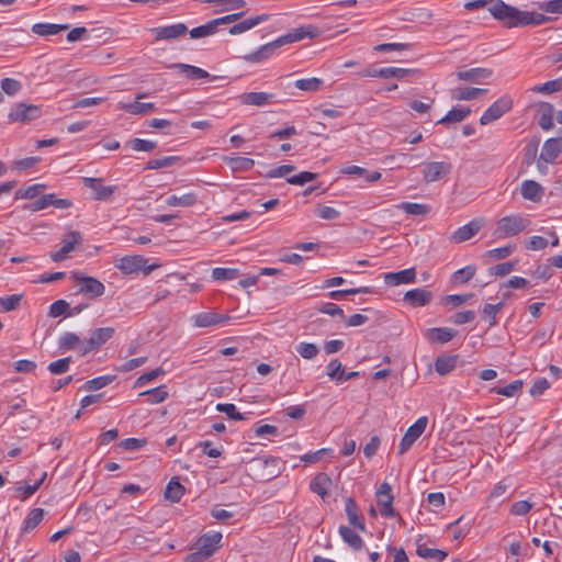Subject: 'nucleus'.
Listing matches in <instances>:
<instances>
[{
    "label": "nucleus",
    "mask_w": 562,
    "mask_h": 562,
    "mask_svg": "<svg viewBox=\"0 0 562 562\" xmlns=\"http://www.w3.org/2000/svg\"><path fill=\"white\" fill-rule=\"evenodd\" d=\"M317 35V31L315 27L313 26H307V27H299V29H295L291 32H289L288 34L285 35H282L280 36L278 40H279V44L281 46L285 45V44H290V43H294V42H297V41H301L305 37H310V38H313Z\"/></svg>",
    "instance_id": "nucleus-19"
},
{
    "label": "nucleus",
    "mask_w": 562,
    "mask_h": 562,
    "mask_svg": "<svg viewBox=\"0 0 562 562\" xmlns=\"http://www.w3.org/2000/svg\"><path fill=\"white\" fill-rule=\"evenodd\" d=\"M554 108L550 103H543L540 108L539 125L542 130L549 131L553 127Z\"/></svg>",
    "instance_id": "nucleus-43"
},
{
    "label": "nucleus",
    "mask_w": 562,
    "mask_h": 562,
    "mask_svg": "<svg viewBox=\"0 0 562 562\" xmlns=\"http://www.w3.org/2000/svg\"><path fill=\"white\" fill-rule=\"evenodd\" d=\"M471 113L470 108L460 106L451 109L442 119H440L438 124H450L458 123L463 121Z\"/></svg>",
    "instance_id": "nucleus-38"
},
{
    "label": "nucleus",
    "mask_w": 562,
    "mask_h": 562,
    "mask_svg": "<svg viewBox=\"0 0 562 562\" xmlns=\"http://www.w3.org/2000/svg\"><path fill=\"white\" fill-rule=\"evenodd\" d=\"M156 41H170L179 38L187 34L188 27L183 23H176L166 26H158L150 29Z\"/></svg>",
    "instance_id": "nucleus-14"
},
{
    "label": "nucleus",
    "mask_w": 562,
    "mask_h": 562,
    "mask_svg": "<svg viewBox=\"0 0 562 562\" xmlns=\"http://www.w3.org/2000/svg\"><path fill=\"white\" fill-rule=\"evenodd\" d=\"M520 192L524 199L536 202L541 199L543 189L538 182L533 180H526L521 184Z\"/></svg>",
    "instance_id": "nucleus-31"
},
{
    "label": "nucleus",
    "mask_w": 562,
    "mask_h": 562,
    "mask_svg": "<svg viewBox=\"0 0 562 562\" xmlns=\"http://www.w3.org/2000/svg\"><path fill=\"white\" fill-rule=\"evenodd\" d=\"M513 101L509 97L504 95L495 101L481 116L480 123L487 125L491 122L498 120L506 112L512 109Z\"/></svg>",
    "instance_id": "nucleus-7"
},
{
    "label": "nucleus",
    "mask_w": 562,
    "mask_h": 562,
    "mask_svg": "<svg viewBox=\"0 0 562 562\" xmlns=\"http://www.w3.org/2000/svg\"><path fill=\"white\" fill-rule=\"evenodd\" d=\"M23 294H12L0 297V307L2 312H11L19 308Z\"/></svg>",
    "instance_id": "nucleus-48"
},
{
    "label": "nucleus",
    "mask_w": 562,
    "mask_h": 562,
    "mask_svg": "<svg viewBox=\"0 0 562 562\" xmlns=\"http://www.w3.org/2000/svg\"><path fill=\"white\" fill-rule=\"evenodd\" d=\"M42 115V106L35 104H26L24 102L15 103L8 114L11 123H29L40 119Z\"/></svg>",
    "instance_id": "nucleus-6"
},
{
    "label": "nucleus",
    "mask_w": 562,
    "mask_h": 562,
    "mask_svg": "<svg viewBox=\"0 0 562 562\" xmlns=\"http://www.w3.org/2000/svg\"><path fill=\"white\" fill-rule=\"evenodd\" d=\"M198 199L195 193L189 192L184 193L182 195H170L166 199V204L168 206H182V207H189L196 203Z\"/></svg>",
    "instance_id": "nucleus-41"
},
{
    "label": "nucleus",
    "mask_w": 562,
    "mask_h": 562,
    "mask_svg": "<svg viewBox=\"0 0 562 562\" xmlns=\"http://www.w3.org/2000/svg\"><path fill=\"white\" fill-rule=\"evenodd\" d=\"M113 379L114 376L111 375L98 376L95 379L87 381L83 384L82 389L86 391H97L110 384L113 381Z\"/></svg>",
    "instance_id": "nucleus-53"
},
{
    "label": "nucleus",
    "mask_w": 562,
    "mask_h": 562,
    "mask_svg": "<svg viewBox=\"0 0 562 562\" xmlns=\"http://www.w3.org/2000/svg\"><path fill=\"white\" fill-rule=\"evenodd\" d=\"M296 351L304 359H313V358H315L317 356L319 350H318V347L315 344L301 342L296 347Z\"/></svg>",
    "instance_id": "nucleus-64"
},
{
    "label": "nucleus",
    "mask_w": 562,
    "mask_h": 562,
    "mask_svg": "<svg viewBox=\"0 0 562 562\" xmlns=\"http://www.w3.org/2000/svg\"><path fill=\"white\" fill-rule=\"evenodd\" d=\"M46 188L45 184L36 183L25 189H20L15 193V199H34L38 193Z\"/></svg>",
    "instance_id": "nucleus-57"
},
{
    "label": "nucleus",
    "mask_w": 562,
    "mask_h": 562,
    "mask_svg": "<svg viewBox=\"0 0 562 562\" xmlns=\"http://www.w3.org/2000/svg\"><path fill=\"white\" fill-rule=\"evenodd\" d=\"M492 70L487 68H471L457 72L459 80L469 81L472 83H482L486 79L491 78Z\"/></svg>",
    "instance_id": "nucleus-20"
},
{
    "label": "nucleus",
    "mask_w": 562,
    "mask_h": 562,
    "mask_svg": "<svg viewBox=\"0 0 562 562\" xmlns=\"http://www.w3.org/2000/svg\"><path fill=\"white\" fill-rule=\"evenodd\" d=\"M82 241V236L77 231L68 232L64 238L61 239V248L50 255V258L58 262L64 260L69 252L75 250L76 245H79Z\"/></svg>",
    "instance_id": "nucleus-15"
},
{
    "label": "nucleus",
    "mask_w": 562,
    "mask_h": 562,
    "mask_svg": "<svg viewBox=\"0 0 562 562\" xmlns=\"http://www.w3.org/2000/svg\"><path fill=\"white\" fill-rule=\"evenodd\" d=\"M345 510L349 524L361 531H366V524L362 517L358 515V506L352 497L347 498Z\"/></svg>",
    "instance_id": "nucleus-26"
},
{
    "label": "nucleus",
    "mask_w": 562,
    "mask_h": 562,
    "mask_svg": "<svg viewBox=\"0 0 562 562\" xmlns=\"http://www.w3.org/2000/svg\"><path fill=\"white\" fill-rule=\"evenodd\" d=\"M69 27L68 24L35 23L32 25V32L40 36L56 35Z\"/></svg>",
    "instance_id": "nucleus-32"
},
{
    "label": "nucleus",
    "mask_w": 562,
    "mask_h": 562,
    "mask_svg": "<svg viewBox=\"0 0 562 562\" xmlns=\"http://www.w3.org/2000/svg\"><path fill=\"white\" fill-rule=\"evenodd\" d=\"M521 18V26H537L553 21V18L533 11H524Z\"/></svg>",
    "instance_id": "nucleus-37"
},
{
    "label": "nucleus",
    "mask_w": 562,
    "mask_h": 562,
    "mask_svg": "<svg viewBox=\"0 0 562 562\" xmlns=\"http://www.w3.org/2000/svg\"><path fill=\"white\" fill-rule=\"evenodd\" d=\"M428 424L426 416L419 417L412 426L408 427L400 443V454L405 453L413 443L423 435Z\"/></svg>",
    "instance_id": "nucleus-8"
},
{
    "label": "nucleus",
    "mask_w": 562,
    "mask_h": 562,
    "mask_svg": "<svg viewBox=\"0 0 562 562\" xmlns=\"http://www.w3.org/2000/svg\"><path fill=\"white\" fill-rule=\"evenodd\" d=\"M431 300V293L429 291L423 289H414L407 291L404 295V301L411 304L412 306H424L428 304Z\"/></svg>",
    "instance_id": "nucleus-25"
},
{
    "label": "nucleus",
    "mask_w": 562,
    "mask_h": 562,
    "mask_svg": "<svg viewBox=\"0 0 562 562\" xmlns=\"http://www.w3.org/2000/svg\"><path fill=\"white\" fill-rule=\"evenodd\" d=\"M139 395L145 396L146 402L149 404H158L168 397V392L165 390V386H158L153 390L144 391Z\"/></svg>",
    "instance_id": "nucleus-45"
},
{
    "label": "nucleus",
    "mask_w": 562,
    "mask_h": 562,
    "mask_svg": "<svg viewBox=\"0 0 562 562\" xmlns=\"http://www.w3.org/2000/svg\"><path fill=\"white\" fill-rule=\"evenodd\" d=\"M514 267L515 262L513 261L495 265L488 269V277L504 278L514 270Z\"/></svg>",
    "instance_id": "nucleus-50"
},
{
    "label": "nucleus",
    "mask_w": 562,
    "mask_h": 562,
    "mask_svg": "<svg viewBox=\"0 0 562 562\" xmlns=\"http://www.w3.org/2000/svg\"><path fill=\"white\" fill-rule=\"evenodd\" d=\"M80 288L76 292V295H82L89 300L101 296L104 293L103 283H79Z\"/></svg>",
    "instance_id": "nucleus-40"
},
{
    "label": "nucleus",
    "mask_w": 562,
    "mask_h": 562,
    "mask_svg": "<svg viewBox=\"0 0 562 562\" xmlns=\"http://www.w3.org/2000/svg\"><path fill=\"white\" fill-rule=\"evenodd\" d=\"M516 249L515 245H507L498 248L491 249L486 252V256L493 260H502L509 257Z\"/></svg>",
    "instance_id": "nucleus-56"
},
{
    "label": "nucleus",
    "mask_w": 562,
    "mask_h": 562,
    "mask_svg": "<svg viewBox=\"0 0 562 562\" xmlns=\"http://www.w3.org/2000/svg\"><path fill=\"white\" fill-rule=\"evenodd\" d=\"M376 497L381 514L384 517H394L395 510L392 506L394 497L392 495V487L389 483L384 482L381 484L376 491Z\"/></svg>",
    "instance_id": "nucleus-16"
},
{
    "label": "nucleus",
    "mask_w": 562,
    "mask_h": 562,
    "mask_svg": "<svg viewBox=\"0 0 562 562\" xmlns=\"http://www.w3.org/2000/svg\"><path fill=\"white\" fill-rule=\"evenodd\" d=\"M522 387V381L521 380H516V381H513L512 383L503 386V387H496V389H493V391L496 393V394H499V395H503V396H506V397H512L514 396L518 391H520Z\"/></svg>",
    "instance_id": "nucleus-60"
},
{
    "label": "nucleus",
    "mask_w": 562,
    "mask_h": 562,
    "mask_svg": "<svg viewBox=\"0 0 562 562\" xmlns=\"http://www.w3.org/2000/svg\"><path fill=\"white\" fill-rule=\"evenodd\" d=\"M488 11L494 19L501 21L508 29L521 26L520 21L522 22L524 11L505 3L503 0H493Z\"/></svg>",
    "instance_id": "nucleus-2"
},
{
    "label": "nucleus",
    "mask_w": 562,
    "mask_h": 562,
    "mask_svg": "<svg viewBox=\"0 0 562 562\" xmlns=\"http://www.w3.org/2000/svg\"><path fill=\"white\" fill-rule=\"evenodd\" d=\"M400 209L411 215H425L429 209L425 204L404 202L400 205Z\"/></svg>",
    "instance_id": "nucleus-62"
},
{
    "label": "nucleus",
    "mask_w": 562,
    "mask_h": 562,
    "mask_svg": "<svg viewBox=\"0 0 562 562\" xmlns=\"http://www.w3.org/2000/svg\"><path fill=\"white\" fill-rule=\"evenodd\" d=\"M504 307V301L497 304H486L483 307L482 314L490 318V326L493 327L497 324L496 315Z\"/></svg>",
    "instance_id": "nucleus-59"
},
{
    "label": "nucleus",
    "mask_w": 562,
    "mask_h": 562,
    "mask_svg": "<svg viewBox=\"0 0 562 562\" xmlns=\"http://www.w3.org/2000/svg\"><path fill=\"white\" fill-rule=\"evenodd\" d=\"M486 89L471 88V87H459L452 90L451 98L454 100H474L480 95L486 93Z\"/></svg>",
    "instance_id": "nucleus-36"
},
{
    "label": "nucleus",
    "mask_w": 562,
    "mask_h": 562,
    "mask_svg": "<svg viewBox=\"0 0 562 562\" xmlns=\"http://www.w3.org/2000/svg\"><path fill=\"white\" fill-rule=\"evenodd\" d=\"M83 183L93 191V199L98 201H110L117 191V186H103L100 178H85Z\"/></svg>",
    "instance_id": "nucleus-13"
},
{
    "label": "nucleus",
    "mask_w": 562,
    "mask_h": 562,
    "mask_svg": "<svg viewBox=\"0 0 562 562\" xmlns=\"http://www.w3.org/2000/svg\"><path fill=\"white\" fill-rule=\"evenodd\" d=\"M562 153V137H552L544 142L540 156L537 161L538 169H541V162L553 164Z\"/></svg>",
    "instance_id": "nucleus-11"
},
{
    "label": "nucleus",
    "mask_w": 562,
    "mask_h": 562,
    "mask_svg": "<svg viewBox=\"0 0 562 562\" xmlns=\"http://www.w3.org/2000/svg\"><path fill=\"white\" fill-rule=\"evenodd\" d=\"M279 47H281V45L279 44V40L277 38L271 43L262 45L256 52L245 55L244 59L248 63H261L268 59L273 54V52Z\"/></svg>",
    "instance_id": "nucleus-21"
},
{
    "label": "nucleus",
    "mask_w": 562,
    "mask_h": 562,
    "mask_svg": "<svg viewBox=\"0 0 562 562\" xmlns=\"http://www.w3.org/2000/svg\"><path fill=\"white\" fill-rule=\"evenodd\" d=\"M457 364L456 356H440L436 359L435 369L438 374L446 375L450 373Z\"/></svg>",
    "instance_id": "nucleus-44"
},
{
    "label": "nucleus",
    "mask_w": 562,
    "mask_h": 562,
    "mask_svg": "<svg viewBox=\"0 0 562 562\" xmlns=\"http://www.w3.org/2000/svg\"><path fill=\"white\" fill-rule=\"evenodd\" d=\"M456 335L457 331L454 329L448 327H440L429 329L427 333V338L431 342L445 344L450 341Z\"/></svg>",
    "instance_id": "nucleus-35"
},
{
    "label": "nucleus",
    "mask_w": 562,
    "mask_h": 562,
    "mask_svg": "<svg viewBox=\"0 0 562 562\" xmlns=\"http://www.w3.org/2000/svg\"><path fill=\"white\" fill-rule=\"evenodd\" d=\"M531 91L537 92V93H546V94L562 91V77L554 79V80L547 81L540 86H535L531 89Z\"/></svg>",
    "instance_id": "nucleus-47"
},
{
    "label": "nucleus",
    "mask_w": 562,
    "mask_h": 562,
    "mask_svg": "<svg viewBox=\"0 0 562 562\" xmlns=\"http://www.w3.org/2000/svg\"><path fill=\"white\" fill-rule=\"evenodd\" d=\"M416 552L420 558L435 559L438 560L439 562L443 561L448 557V553L443 550L427 548L423 544L417 547Z\"/></svg>",
    "instance_id": "nucleus-46"
},
{
    "label": "nucleus",
    "mask_w": 562,
    "mask_h": 562,
    "mask_svg": "<svg viewBox=\"0 0 562 562\" xmlns=\"http://www.w3.org/2000/svg\"><path fill=\"white\" fill-rule=\"evenodd\" d=\"M269 19H270V14H266V13L246 19V20L233 25L229 29V34H232V35L241 34V33L257 26L260 23L268 21Z\"/></svg>",
    "instance_id": "nucleus-24"
},
{
    "label": "nucleus",
    "mask_w": 562,
    "mask_h": 562,
    "mask_svg": "<svg viewBox=\"0 0 562 562\" xmlns=\"http://www.w3.org/2000/svg\"><path fill=\"white\" fill-rule=\"evenodd\" d=\"M72 205L70 200L67 199H58L55 194H44L38 200L33 202L29 209L33 212H37L44 210L48 206H54L56 209H69Z\"/></svg>",
    "instance_id": "nucleus-17"
},
{
    "label": "nucleus",
    "mask_w": 562,
    "mask_h": 562,
    "mask_svg": "<svg viewBox=\"0 0 562 562\" xmlns=\"http://www.w3.org/2000/svg\"><path fill=\"white\" fill-rule=\"evenodd\" d=\"M339 535L341 536L342 540L355 551H359L363 547V540L362 538L355 532L352 529L346 526L339 527Z\"/></svg>",
    "instance_id": "nucleus-34"
},
{
    "label": "nucleus",
    "mask_w": 562,
    "mask_h": 562,
    "mask_svg": "<svg viewBox=\"0 0 562 562\" xmlns=\"http://www.w3.org/2000/svg\"><path fill=\"white\" fill-rule=\"evenodd\" d=\"M44 510L42 508H33L24 520V530H33L43 519Z\"/></svg>",
    "instance_id": "nucleus-52"
},
{
    "label": "nucleus",
    "mask_w": 562,
    "mask_h": 562,
    "mask_svg": "<svg viewBox=\"0 0 562 562\" xmlns=\"http://www.w3.org/2000/svg\"><path fill=\"white\" fill-rule=\"evenodd\" d=\"M116 267L125 274L142 271L144 277H147L154 269L158 268L159 265H147L146 258L139 255H134L121 258Z\"/></svg>",
    "instance_id": "nucleus-5"
},
{
    "label": "nucleus",
    "mask_w": 562,
    "mask_h": 562,
    "mask_svg": "<svg viewBox=\"0 0 562 562\" xmlns=\"http://www.w3.org/2000/svg\"><path fill=\"white\" fill-rule=\"evenodd\" d=\"M538 8L549 14L562 15V0H549L538 4Z\"/></svg>",
    "instance_id": "nucleus-63"
},
{
    "label": "nucleus",
    "mask_w": 562,
    "mask_h": 562,
    "mask_svg": "<svg viewBox=\"0 0 562 562\" xmlns=\"http://www.w3.org/2000/svg\"><path fill=\"white\" fill-rule=\"evenodd\" d=\"M280 271L276 268H259L258 273L245 274L235 268H214L212 271V278L215 281H228L235 279H241L240 281H256L261 276H277Z\"/></svg>",
    "instance_id": "nucleus-4"
},
{
    "label": "nucleus",
    "mask_w": 562,
    "mask_h": 562,
    "mask_svg": "<svg viewBox=\"0 0 562 562\" xmlns=\"http://www.w3.org/2000/svg\"><path fill=\"white\" fill-rule=\"evenodd\" d=\"M114 335L113 327L97 328L92 331L90 338L86 341V345L80 349L82 356L97 349L98 347L105 344Z\"/></svg>",
    "instance_id": "nucleus-12"
},
{
    "label": "nucleus",
    "mask_w": 562,
    "mask_h": 562,
    "mask_svg": "<svg viewBox=\"0 0 562 562\" xmlns=\"http://www.w3.org/2000/svg\"><path fill=\"white\" fill-rule=\"evenodd\" d=\"M170 68L178 69L184 77L192 80L206 79L210 77L206 70L188 64H173Z\"/></svg>",
    "instance_id": "nucleus-27"
},
{
    "label": "nucleus",
    "mask_w": 562,
    "mask_h": 562,
    "mask_svg": "<svg viewBox=\"0 0 562 562\" xmlns=\"http://www.w3.org/2000/svg\"><path fill=\"white\" fill-rule=\"evenodd\" d=\"M330 485V477L325 473H319L311 481L310 487L314 493L324 498L328 494Z\"/></svg>",
    "instance_id": "nucleus-33"
},
{
    "label": "nucleus",
    "mask_w": 562,
    "mask_h": 562,
    "mask_svg": "<svg viewBox=\"0 0 562 562\" xmlns=\"http://www.w3.org/2000/svg\"><path fill=\"white\" fill-rule=\"evenodd\" d=\"M370 288L362 286V288H351V289H342L338 291H333L329 293V296L334 300H342L344 297H347L349 295H357V294H364L370 293Z\"/></svg>",
    "instance_id": "nucleus-54"
},
{
    "label": "nucleus",
    "mask_w": 562,
    "mask_h": 562,
    "mask_svg": "<svg viewBox=\"0 0 562 562\" xmlns=\"http://www.w3.org/2000/svg\"><path fill=\"white\" fill-rule=\"evenodd\" d=\"M484 218H474L468 224L459 227L450 235V243L461 244L470 240L482 229V227L484 226Z\"/></svg>",
    "instance_id": "nucleus-9"
},
{
    "label": "nucleus",
    "mask_w": 562,
    "mask_h": 562,
    "mask_svg": "<svg viewBox=\"0 0 562 562\" xmlns=\"http://www.w3.org/2000/svg\"><path fill=\"white\" fill-rule=\"evenodd\" d=\"M146 95H147L146 93H138L136 95L135 102H133V103L120 102L117 104V108L120 110H124L127 113L133 114V115L148 114L155 110V104L151 102H146V103L139 102V100L143 98H146Z\"/></svg>",
    "instance_id": "nucleus-18"
},
{
    "label": "nucleus",
    "mask_w": 562,
    "mask_h": 562,
    "mask_svg": "<svg viewBox=\"0 0 562 562\" xmlns=\"http://www.w3.org/2000/svg\"><path fill=\"white\" fill-rule=\"evenodd\" d=\"M529 225L530 220L526 216L508 215L497 221L494 234L497 238H508L524 232Z\"/></svg>",
    "instance_id": "nucleus-3"
},
{
    "label": "nucleus",
    "mask_w": 562,
    "mask_h": 562,
    "mask_svg": "<svg viewBox=\"0 0 562 562\" xmlns=\"http://www.w3.org/2000/svg\"><path fill=\"white\" fill-rule=\"evenodd\" d=\"M380 78L391 79L395 78L398 80L405 79L407 77H416L419 75V70L417 69H407V68H397V67H384L379 69Z\"/></svg>",
    "instance_id": "nucleus-23"
},
{
    "label": "nucleus",
    "mask_w": 562,
    "mask_h": 562,
    "mask_svg": "<svg viewBox=\"0 0 562 562\" xmlns=\"http://www.w3.org/2000/svg\"><path fill=\"white\" fill-rule=\"evenodd\" d=\"M277 464H278V459L273 458V457L254 460V467L258 470L270 468V467L273 468V470H270L267 474L261 475L262 479L266 481H269L278 475Z\"/></svg>",
    "instance_id": "nucleus-42"
},
{
    "label": "nucleus",
    "mask_w": 562,
    "mask_h": 562,
    "mask_svg": "<svg viewBox=\"0 0 562 562\" xmlns=\"http://www.w3.org/2000/svg\"><path fill=\"white\" fill-rule=\"evenodd\" d=\"M452 166L446 161H431L424 165L423 178L426 183L439 181L451 172Z\"/></svg>",
    "instance_id": "nucleus-10"
},
{
    "label": "nucleus",
    "mask_w": 562,
    "mask_h": 562,
    "mask_svg": "<svg viewBox=\"0 0 562 562\" xmlns=\"http://www.w3.org/2000/svg\"><path fill=\"white\" fill-rule=\"evenodd\" d=\"M229 319L228 315H221L215 312H203L194 316V325L196 327H209Z\"/></svg>",
    "instance_id": "nucleus-22"
},
{
    "label": "nucleus",
    "mask_w": 562,
    "mask_h": 562,
    "mask_svg": "<svg viewBox=\"0 0 562 562\" xmlns=\"http://www.w3.org/2000/svg\"><path fill=\"white\" fill-rule=\"evenodd\" d=\"M322 83V79L313 77L306 79H297L294 82V86L300 90L314 92L321 88Z\"/></svg>",
    "instance_id": "nucleus-49"
},
{
    "label": "nucleus",
    "mask_w": 562,
    "mask_h": 562,
    "mask_svg": "<svg viewBox=\"0 0 562 562\" xmlns=\"http://www.w3.org/2000/svg\"><path fill=\"white\" fill-rule=\"evenodd\" d=\"M223 161L228 165L233 172H244L252 169L255 161L247 157H229L224 156Z\"/></svg>",
    "instance_id": "nucleus-28"
},
{
    "label": "nucleus",
    "mask_w": 562,
    "mask_h": 562,
    "mask_svg": "<svg viewBox=\"0 0 562 562\" xmlns=\"http://www.w3.org/2000/svg\"><path fill=\"white\" fill-rule=\"evenodd\" d=\"M476 273V266L475 265H469L464 268H461L453 272L452 274V281H470L475 277Z\"/></svg>",
    "instance_id": "nucleus-58"
},
{
    "label": "nucleus",
    "mask_w": 562,
    "mask_h": 562,
    "mask_svg": "<svg viewBox=\"0 0 562 562\" xmlns=\"http://www.w3.org/2000/svg\"><path fill=\"white\" fill-rule=\"evenodd\" d=\"M216 32L215 25L213 24V21H210L209 23L194 27L190 31V36L192 38H202L210 36Z\"/></svg>",
    "instance_id": "nucleus-61"
},
{
    "label": "nucleus",
    "mask_w": 562,
    "mask_h": 562,
    "mask_svg": "<svg viewBox=\"0 0 562 562\" xmlns=\"http://www.w3.org/2000/svg\"><path fill=\"white\" fill-rule=\"evenodd\" d=\"M416 278L417 271L414 267L397 272H383L375 277L376 280L384 281H415Z\"/></svg>",
    "instance_id": "nucleus-29"
},
{
    "label": "nucleus",
    "mask_w": 562,
    "mask_h": 562,
    "mask_svg": "<svg viewBox=\"0 0 562 562\" xmlns=\"http://www.w3.org/2000/svg\"><path fill=\"white\" fill-rule=\"evenodd\" d=\"M0 86L2 91L10 97L16 95L22 89V83L13 78H3Z\"/></svg>",
    "instance_id": "nucleus-55"
},
{
    "label": "nucleus",
    "mask_w": 562,
    "mask_h": 562,
    "mask_svg": "<svg viewBox=\"0 0 562 562\" xmlns=\"http://www.w3.org/2000/svg\"><path fill=\"white\" fill-rule=\"evenodd\" d=\"M126 146L136 151H151L157 147V143L142 138H133L126 143Z\"/></svg>",
    "instance_id": "nucleus-51"
},
{
    "label": "nucleus",
    "mask_w": 562,
    "mask_h": 562,
    "mask_svg": "<svg viewBox=\"0 0 562 562\" xmlns=\"http://www.w3.org/2000/svg\"><path fill=\"white\" fill-rule=\"evenodd\" d=\"M221 532L205 533L201 536L194 544L195 551L188 554L186 562H203L209 559L220 548L222 540Z\"/></svg>",
    "instance_id": "nucleus-1"
},
{
    "label": "nucleus",
    "mask_w": 562,
    "mask_h": 562,
    "mask_svg": "<svg viewBox=\"0 0 562 562\" xmlns=\"http://www.w3.org/2000/svg\"><path fill=\"white\" fill-rule=\"evenodd\" d=\"M273 94L267 92H247L240 95V101L247 105L263 106L270 102Z\"/></svg>",
    "instance_id": "nucleus-30"
},
{
    "label": "nucleus",
    "mask_w": 562,
    "mask_h": 562,
    "mask_svg": "<svg viewBox=\"0 0 562 562\" xmlns=\"http://www.w3.org/2000/svg\"><path fill=\"white\" fill-rule=\"evenodd\" d=\"M184 494V487L178 479L172 477L166 486L165 497L166 499L178 503Z\"/></svg>",
    "instance_id": "nucleus-39"
}]
</instances>
